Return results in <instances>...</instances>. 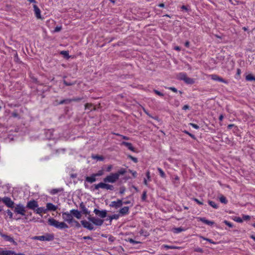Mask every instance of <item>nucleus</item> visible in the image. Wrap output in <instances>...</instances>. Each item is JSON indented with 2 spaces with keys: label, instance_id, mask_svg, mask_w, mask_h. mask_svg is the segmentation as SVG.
Segmentation results:
<instances>
[{
  "label": "nucleus",
  "instance_id": "43",
  "mask_svg": "<svg viewBox=\"0 0 255 255\" xmlns=\"http://www.w3.org/2000/svg\"><path fill=\"white\" fill-rule=\"evenodd\" d=\"M201 238H202L203 240H206V241L209 242V243H210L211 244H216V242H214L211 239L206 238H204L203 237H201Z\"/></svg>",
  "mask_w": 255,
  "mask_h": 255
},
{
  "label": "nucleus",
  "instance_id": "7",
  "mask_svg": "<svg viewBox=\"0 0 255 255\" xmlns=\"http://www.w3.org/2000/svg\"><path fill=\"white\" fill-rule=\"evenodd\" d=\"M1 201H2V202L4 203L8 207L10 208H14V202L12 201L9 197H4L1 198Z\"/></svg>",
  "mask_w": 255,
  "mask_h": 255
},
{
  "label": "nucleus",
  "instance_id": "20",
  "mask_svg": "<svg viewBox=\"0 0 255 255\" xmlns=\"http://www.w3.org/2000/svg\"><path fill=\"white\" fill-rule=\"evenodd\" d=\"M121 145L126 146L129 150L131 151H132L133 152L135 151L134 147H133L131 143L128 142L126 141H123L121 143Z\"/></svg>",
  "mask_w": 255,
  "mask_h": 255
},
{
  "label": "nucleus",
  "instance_id": "5",
  "mask_svg": "<svg viewBox=\"0 0 255 255\" xmlns=\"http://www.w3.org/2000/svg\"><path fill=\"white\" fill-rule=\"evenodd\" d=\"M87 218L89 221L92 222L94 225L98 226H102L104 221L103 219L96 218L95 217H91V215H89Z\"/></svg>",
  "mask_w": 255,
  "mask_h": 255
},
{
  "label": "nucleus",
  "instance_id": "46",
  "mask_svg": "<svg viewBox=\"0 0 255 255\" xmlns=\"http://www.w3.org/2000/svg\"><path fill=\"white\" fill-rule=\"evenodd\" d=\"M72 223H75V227L77 228H79L81 227V225L80 224V223L76 220H75V219L73 220V222Z\"/></svg>",
  "mask_w": 255,
  "mask_h": 255
},
{
  "label": "nucleus",
  "instance_id": "60",
  "mask_svg": "<svg viewBox=\"0 0 255 255\" xmlns=\"http://www.w3.org/2000/svg\"><path fill=\"white\" fill-rule=\"evenodd\" d=\"M218 81L222 82V83H226V84L228 83V82L226 80H225V79H224L223 78H222L221 77H220Z\"/></svg>",
  "mask_w": 255,
  "mask_h": 255
},
{
  "label": "nucleus",
  "instance_id": "36",
  "mask_svg": "<svg viewBox=\"0 0 255 255\" xmlns=\"http://www.w3.org/2000/svg\"><path fill=\"white\" fill-rule=\"evenodd\" d=\"M7 251H9L11 253H9L8 255H25L23 253H16L13 251L7 250Z\"/></svg>",
  "mask_w": 255,
  "mask_h": 255
},
{
  "label": "nucleus",
  "instance_id": "63",
  "mask_svg": "<svg viewBox=\"0 0 255 255\" xmlns=\"http://www.w3.org/2000/svg\"><path fill=\"white\" fill-rule=\"evenodd\" d=\"M181 8L182 9V10H184L185 11L187 12L188 10V8H187V7L185 5H182L181 6Z\"/></svg>",
  "mask_w": 255,
  "mask_h": 255
},
{
  "label": "nucleus",
  "instance_id": "45",
  "mask_svg": "<svg viewBox=\"0 0 255 255\" xmlns=\"http://www.w3.org/2000/svg\"><path fill=\"white\" fill-rule=\"evenodd\" d=\"M128 242L131 244H140V242H138V241H134L133 239H128Z\"/></svg>",
  "mask_w": 255,
  "mask_h": 255
},
{
  "label": "nucleus",
  "instance_id": "17",
  "mask_svg": "<svg viewBox=\"0 0 255 255\" xmlns=\"http://www.w3.org/2000/svg\"><path fill=\"white\" fill-rule=\"evenodd\" d=\"M70 213L72 215V217L74 216L78 219H79L81 218L82 216L81 212L78 210L72 209L70 211Z\"/></svg>",
  "mask_w": 255,
  "mask_h": 255
},
{
  "label": "nucleus",
  "instance_id": "22",
  "mask_svg": "<svg viewBox=\"0 0 255 255\" xmlns=\"http://www.w3.org/2000/svg\"><path fill=\"white\" fill-rule=\"evenodd\" d=\"M55 102H56V104H55L56 105H63V104L68 105V104H69L70 103H71V101H70V99H64V100H61L60 101L56 100V101H55Z\"/></svg>",
  "mask_w": 255,
  "mask_h": 255
},
{
  "label": "nucleus",
  "instance_id": "57",
  "mask_svg": "<svg viewBox=\"0 0 255 255\" xmlns=\"http://www.w3.org/2000/svg\"><path fill=\"white\" fill-rule=\"evenodd\" d=\"M194 251L196 252H198V253H203V250L201 248H196Z\"/></svg>",
  "mask_w": 255,
  "mask_h": 255
},
{
  "label": "nucleus",
  "instance_id": "15",
  "mask_svg": "<svg viewBox=\"0 0 255 255\" xmlns=\"http://www.w3.org/2000/svg\"><path fill=\"white\" fill-rule=\"evenodd\" d=\"M79 208L81 210V213L85 214L86 215H90V212L86 208L84 203L82 202L79 205Z\"/></svg>",
  "mask_w": 255,
  "mask_h": 255
},
{
  "label": "nucleus",
  "instance_id": "31",
  "mask_svg": "<svg viewBox=\"0 0 255 255\" xmlns=\"http://www.w3.org/2000/svg\"><path fill=\"white\" fill-rule=\"evenodd\" d=\"M208 203L211 206H212L213 208L215 209H217L218 208V205L216 204L215 202L214 201L209 200Z\"/></svg>",
  "mask_w": 255,
  "mask_h": 255
},
{
  "label": "nucleus",
  "instance_id": "40",
  "mask_svg": "<svg viewBox=\"0 0 255 255\" xmlns=\"http://www.w3.org/2000/svg\"><path fill=\"white\" fill-rule=\"evenodd\" d=\"M95 174V176L96 177L101 176L103 175L104 171L102 170H100L98 171L96 173H94Z\"/></svg>",
  "mask_w": 255,
  "mask_h": 255
},
{
  "label": "nucleus",
  "instance_id": "18",
  "mask_svg": "<svg viewBox=\"0 0 255 255\" xmlns=\"http://www.w3.org/2000/svg\"><path fill=\"white\" fill-rule=\"evenodd\" d=\"M128 213L129 207L127 206H125L119 210V215L122 216L128 214Z\"/></svg>",
  "mask_w": 255,
  "mask_h": 255
},
{
  "label": "nucleus",
  "instance_id": "37",
  "mask_svg": "<svg viewBox=\"0 0 255 255\" xmlns=\"http://www.w3.org/2000/svg\"><path fill=\"white\" fill-rule=\"evenodd\" d=\"M146 193H147V191L146 190H144L143 191L142 196H141V200L143 201H145L146 199V197H147Z\"/></svg>",
  "mask_w": 255,
  "mask_h": 255
},
{
  "label": "nucleus",
  "instance_id": "55",
  "mask_svg": "<svg viewBox=\"0 0 255 255\" xmlns=\"http://www.w3.org/2000/svg\"><path fill=\"white\" fill-rule=\"evenodd\" d=\"M145 113L146 114V115L147 116H148L149 117L152 118V119H154L155 120H158V117H157V116H155V117H152L151 115H150L148 113L146 112H145Z\"/></svg>",
  "mask_w": 255,
  "mask_h": 255
},
{
  "label": "nucleus",
  "instance_id": "26",
  "mask_svg": "<svg viewBox=\"0 0 255 255\" xmlns=\"http://www.w3.org/2000/svg\"><path fill=\"white\" fill-rule=\"evenodd\" d=\"M120 215L119 214H114L112 216H109L107 220L112 221L113 219L118 220L119 218Z\"/></svg>",
  "mask_w": 255,
  "mask_h": 255
},
{
  "label": "nucleus",
  "instance_id": "16",
  "mask_svg": "<svg viewBox=\"0 0 255 255\" xmlns=\"http://www.w3.org/2000/svg\"><path fill=\"white\" fill-rule=\"evenodd\" d=\"M34 14L37 19H42L41 15V10L35 4L33 5Z\"/></svg>",
  "mask_w": 255,
  "mask_h": 255
},
{
  "label": "nucleus",
  "instance_id": "53",
  "mask_svg": "<svg viewBox=\"0 0 255 255\" xmlns=\"http://www.w3.org/2000/svg\"><path fill=\"white\" fill-rule=\"evenodd\" d=\"M200 221H201V222H202L203 223H204L206 224H207L209 220L206 219L205 218H200Z\"/></svg>",
  "mask_w": 255,
  "mask_h": 255
},
{
  "label": "nucleus",
  "instance_id": "19",
  "mask_svg": "<svg viewBox=\"0 0 255 255\" xmlns=\"http://www.w3.org/2000/svg\"><path fill=\"white\" fill-rule=\"evenodd\" d=\"M58 207L57 206H55L53 205L52 203H48L46 204V208L47 211H55L57 209Z\"/></svg>",
  "mask_w": 255,
  "mask_h": 255
},
{
  "label": "nucleus",
  "instance_id": "10",
  "mask_svg": "<svg viewBox=\"0 0 255 255\" xmlns=\"http://www.w3.org/2000/svg\"><path fill=\"white\" fill-rule=\"evenodd\" d=\"M54 237L53 234H46L45 235L39 236V241H51L54 240Z\"/></svg>",
  "mask_w": 255,
  "mask_h": 255
},
{
  "label": "nucleus",
  "instance_id": "44",
  "mask_svg": "<svg viewBox=\"0 0 255 255\" xmlns=\"http://www.w3.org/2000/svg\"><path fill=\"white\" fill-rule=\"evenodd\" d=\"M224 223H225V225H226L227 226H229L230 228H233L234 226L231 223L229 222V221H228L227 220H225L224 221Z\"/></svg>",
  "mask_w": 255,
  "mask_h": 255
},
{
  "label": "nucleus",
  "instance_id": "28",
  "mask_svg": "<svg viewBox=\"0 0 255 255\" xmlns=\"http://www.w3.org/2000/svg\"><path fill=\"white\" fill-rule=\"evenodd\" d=\"M246 79L249 81H255V77L252 74H250L246 76Z\"/></svg>",
  "mask_w": 255,
  "mask_h": 255
},
{
  "label": "nucleus",
  "instance_id": "49",
  "mask_svg": "<svg viewBox=\"0 0 255 255\" xmlns=\"http://www.w3.org/2000/svg\"><path fill=\"white\" fill-rule=\"evenodd\" d=\"M93 106L92 104L87 103L85 105V109H90Z\"/></svg>",
  "mask_w": 255,
  "mask_h": 255
},
{
  "label": "nucleus",
  "instance_id": "14",
  "mask_svg": "<svg viewBox=\"0 0 255 255\" xmlns=\"http://www.w3.org/2000/svg\"><path fill=\"white\" fill-rule=\"evenodd\" d=\"M81 223L85 228H86L89 230L91 231L94 229V226L92 224L86 220H82L81 221Z\"/></svg>",
  "mask_w": 255,
  "mask_h": 255
},
{
  "label": "nucleus",
  "instance_id": "1",
  "mask_svg": "<svg viewBox=\"0 0 255 255\" xmlns=\"http://www.w3.org/2000/svg\"><path fill=\"white\" fill-rule=\"evenodd\" d=\"M48 223L49 225L58 229L62 230L68 228V226L64 222H60L52 218L48 220Z\"/></svg>",
  "mask_w": 255,
  "mask_h": 255
},
{
  "label": "nucleus",
  "instance_id": "64",
  "mask_svg": "<svg viewBox=\"0 0 255 255\" xmlns=\"http://www.w3.org/2000/svg\"><path fill=\"white\" fill-rule=\"evenodd\" d=\"M146 176L148 179V180H150V172L149 171H147L146 172Z\"/></svg>",
  "mask_w": 255,
  "mask_h": 255
},
{
  "label": "nucleus",
  "instance_id": "21",
  "mask_svg": "<svg viewBox=\"0 0 255 255\" xmlns=\"http://www.w3.org/2000/svg\"><path fill=\"white\" fill-rule=\"evenodd\" d=\"M96 181V176L94 174H92L90 176H86L85 178V181L92 183Z\"/></svg>",
  "mask_w": 255,
  "mask_h": 255
},
{
  "label": "nucleus",
  "instance_id": "24",
  "mask_svg": "<svg viewBox=\"0 0 255 255\" xmlns=\"http://www.w3.org/2000/svg\"><path fill=\"white\" fill-rule=\"evenodd\" d=\"M60 54L63 55V57L68 59L70 58L68 51H61Z\"/></svg>",
  "mask_w": 255,
  "mask_h": 255
},
{
  "label": "nucleus",
  "instance_id": "54",
  "mask_svg": "<svg viewBox=\"0 0 255 255\" xmlns=\"http://www.w3.org/2000/svg\"><path fill=\"white\" fill-rule=\"evenodd\" d=\"M62 29L61 26H56L54 30V31L55 32H59Z\"/></svg>",
  "mask_w": 255,
  "mask_h": 255
},
{
  "label": "nucleus",
  "instance_id": "58",
  "mask_svg": "<svg viewBox=\"0 0 255 255\" xmlns=\"http://www.w3.org/2000/svg\"><path fill=\"white\" fill-rule=\"evenodd\" d=\"M184 230H185L183 228H182L181 227L176 228V233H180Z\"/></svg>",
  "mask_w": 255,
  "mask_h": 255
},
{
  "label": "nucleus",
  "instance_id": "51",
  "mask_svg": "<svg viewBox=\"0 0 255 255\" xmlns=\"http://www.w3.org/2000/svg\"><path fill=\"white\" fill-rule=\"evenodd\" d=\"M234 220L238 223H242L243 222V219L241 218L240 217H236L234 219Z\"/></svg>",
  "mask_w": 255,
  "mask_h": 255
},
{
  "label": "nucleus",
  "instance_id": "4",
  "mask_svg": "<svg viewBox=\"0 0 255 255\" xmlns=\"http://www.w3.org/2000/svg\"><path fill=\"white\" fill-rule=\"evenodd\" d=\"M99 188L106 189L110 190H114L115 189L113 185L105 183L104 182H100L98 184L95 185V190H98Z\"/></svg>",
  "mask_w": 255,
  "mask_h": 255
},
{
  "label": "nucleus",
  "instance_id": "2",
  "mask_svg": "<svg viewBox=\"0 0 255 255\" xmlns=\"http://www.w3.org/2000/svg\"><path fill=\"white\" fill-rule=\"evenodd\" d=\"M178 79L183 81L186 84L192 85L195 83V80L193 78H189L187 74L184 73H180L177 75Z\"/></svg>",
  "mask_w": 255,
  "mask_h": 255
},
{
  "label": "nucleus",
  "instance_id": "25",
  "mask_svg": "<svg viewBox=\"0 0 255 255\" xmlns=\"http://www.w3.org/2000/svg\"><path fill=\"white\" fill-rule=\"evenodd\" d=\"M63 191V189L62 188H58V189H53L52 190H51L50 193L52 195H54V194H57L59 192H62Z\"/></svg>",
  "mask_w": 255,
  "mask_h": 255
},
{
  "label": "nucleus",
  "instance_id": "30",
  "mask_svg": "<svg viewBox=\"0 0 255 255\" xmlns=\"http://www.w3.org/2000/svg\"><path fill=\"white\" fill-rule=\"evenodd\" d=\"M63 83L66 86H72L76 83V81H73V82H68L65 80H63Z\"/></svg>",
  "mask_w": 255,
  "mask_h": 255
},
{
  "label": "nucleus",
  "instance_id": "50",
  "mask_svg": "<svg viewBox=\"0 0 255 255\" xmlns=\"http://www.w3.org/2000/svg\"><path fill=\"white\" fill-rule=\"evenodd\" d=\"M242 219H243V220H249L251 219V217L249 215H243Z\"/></svg>",
  "mask_w": 255,
  "mask_h": 255
},
{
  "label": "nucleus",
  "instance_id": "52",
  "mask_svg": "<svg viewBox=\"0 0 255 255\" xmlns=\"http://www.w3.org/2000/svg\"><path fill=\"white\" fill-rule=\"evenodd\" d=\"M6 213H7V215L9 216V218L12 219V216H13L12 213L9 210H7L6 211Z\"/></svg>",
  "mask_w": 255,
  "mask_h": 255
},
{
  "label": "nucleus",
  "instance_id": "38",
  "mask_svg": "<svg viewBox=\"0 0 255 255\" xmlns=\"http://www.w3.org/2000/svg\"><path fill=\"white\" fill-rule=\"evenodd\" d=\"M128 157L132 160L134 163H137L138 162L137 158L131 156V155H128Z\"/></svg>",
  "mask_w": 255,
  "mask_h": 255
},
{
  "label": "nucleus",
  "instance_id": "41",
  "mask_svg": "<svg viewBox=\"0 0 255 255\" xmlns=\"http://www.w3.org/2000/svg\"><path fill=\"white\" fill-rule=\"evenodd\" d=\"M126 191V187L124 186H121L120 188L119 193L121 195L123 194Z\"/></svg>",
  "mask_w": 255,
  "mask_h": 255
},
{
  "label": "nucleus",
  "instance_id": "48",
  "mask_svg": "<svg viewBox=\"0 0 255 255\" xmlns=\"http://www.w3.org/2000/svg\"><path fill=\"white\" fill-rule=\"evenodd\" d=\"M153 92H154V93H155L156 95L159 96H163V94L161 92H160V91L157 90H153Z\"/></svg>",
  "mask_w": 255,
  "mask_h": 255
},
{
  "label": "nucleus",
  "instance_id": "62",
  "mask_svg": "<svg viewBox=\"0 0 255 255\" xmlns=\"http://www.w3.org/2000/svg\"><path fill=\"white\" fill-rule=\"evenodd\" d=\"M11 115L14 118H17L18 117L19 115L17 113V112H13L12 114H11Z\"/></svg>",
  "mask_w": 255,
  "mask_h": 255
},
{
  "label": "nucleus",
  "instance_id": "6",
  "mask_svg": "<svg viewBox=\"0 0 255 255\" xmlns=\"http://www.w3.org/2000/svg\"><path fill=\"white\" fill-rule=\"evenodd\" d=\"M14 212L22 216L25 215V207L21 204L16 205L14 208Z\"/></svg>",
  "mask_w": 255,
  "mask_h": 255
},
{
  "label": "nucleus",
  "instance_id": "13",
  "mask_svg": "<svg viewBox=\"0 0 255 255\" xmlns=\"http://www.w3.org/2000/svg\"><path fill=\"white\" fill-rule=\"evenodd\" d=\"M94 212L96 215L102 218L106 217L107 215V211L105 210L100 211L97 209H95Z\"/></svg>",
  "mask_w": 255,
  "mask_h": 255
},
{
  "label": "nucleus",
  "instance_id": "3",
  "mask_svg": "<svg viewBox=\"0 0 255 255\" xmlns=\"http://www.w3.org/2000/svg\"><path fill=\"white\" fill-rule=\"evenodd\" d=\"M119 179L118 174L116 173H112L110 175L107 176L103 179L105 183H115Z\"/></svg>",
  "mask_w": 255,
  "mask_h": 255
},
{
  "label": "nucleus",
  "instance_id": "35",
  "mask_svg": "<svg viewBox=\"0 0 255 255\" xmlns=\"http://www.w3.org/2000/svg\"><path fill=\"white\" fill-rule=\"evenodd\" d=\"M9 253V251H7V250L5 251H1V249L0 248V255H8Z\"/></svg>",
  "mask_w": 255,
  "mask_h": 255
},
{
  "label": "nucleus",
  "instance_id": "23",
  "mask_svg": "<svg viewBox=\"0 0 255 255\" xmlns=\"http://www.w3.org/2000/svg\"><path fill=\"white\" fill-rule=\"evenodd\" d=\"M34 212H36V214H39L41 216H42L41 213H46L47 212V209H46V208H45L44 207H37V209H36Z\"/></svg>",
  "mask_w": 255,
  "mask_h": 255
},
{
  "label": "nucleus",
  "instance_id": "61",
  "mask_svg": "<svg viewBox=\"0 0 255 255\" xmlns=\"http://www.w3.org/2000/svg\"><path fill=\"white\" fill-rule=\"evenodd\" d=\"M194 200L199 205H203V202L200 201L198 199L194 198Z\"/></svg>",
  "mask_w": 255,
  "mask_h": 255
},
{
  "label": "nucleus",
  "instance_id": "11",
  "mask_svg": "<svg viewBox=\"0 0 255 255\" xmlns=\"http://www.w3.org/2000/svg\"><path fill=\"white\" fill-rule=\"evenodd\" d=\"M0 235L4 241L12 243L15 246L17 245V243L15 242L13 238L10 236L5 235L1 232H0Z\"/></svg>",
  "mask_w": 255,
  "mask_h": 255
},
{
  "label": "nucleus",
  "instance_id": "33",
  "mask_svg": "<svg viewBox=\"0 0 255 255\" xmlns=\"http://www.w3.org/2000/svg\"><path fill=\"white\" fill-rule=\"evenodd\" d=\"M220 201L221 203H224L225 204H227L228 202V201L226 199V198L224 196H221L220 197Z\"/></svg>",
  "mask_w": 255,
  "mask_h": 255
},
{
  "label": "nucleus",
  "instance_id": "39",
  "mask_svg": "<svg viewBox=\"0 0 255 255\" xmlns=\"http://www.w3.org/2000/svg\"><path fill=\"white\" fill-rule=\"evenodd\" d=\"M211 79L215 81H219L220 76L216 74H213L211 75Z\"/></svg>",
  "mask_w": 255,
  "mask_h": 255
},
{
  "label": "nucleus",
  "instance_id": "8",
  "mask_svg": "<svg viewBox=\"0 0 255 255\" xmlns=\"http://www.w3.org/2000/svg\"><path fill=\"white\" fill-rule=\"evenodd\" d=\"M62 218L64 221L67 222L68 223H72L74 220L70 212L68 213V212H62Z\"/></svg>",
  "mask_w": 255,
  "mask_h": 255
},
{
  "label": "nucleus",
  "instance_id": "56",
  "mask_svg": "<svg viewBox=\"0 0 255 255\" xmlns=\"http://www.w3.org/2000/svg\"><path fill=\"white\" fill-rule=\"evenodd\" d=\"M112 168H113V165H109L107 167V168L106 169V171L110 172L112 170Z\"/></svg>",
  "mask_w": 255,
  "mask_h": 255
},
{
  "label": "nucleus",
  "instance_id": "29",
  "mask_svg": "<svg viewBox=\"0 0 255 255\" xmlns=\"http://www.w3.org/2000/svg\"><path fill=\"white\" fill-rule=\"evenodd\" d=\"M92 157L93 159H97L100 161H103L104 159V157L103 156L99 155H93Z\"/></svg>",
  "mask_w": 255,
  "mask_h": 255
},
{
  "label": "nucleus",
  "instance_id": "12",
  "mask_svg": "<svg viewBox=\"0 0 255 255\" xmlns=\"http://www.w3.org/2000/svg\"><path fill=\"white\" fill-rule=\"evenodd\" d=\"M123 201L121 199H118L117 201H112L110 204L111 207H114L115 209H118L123 205Z\"/></svg>",
  "mask_w": 255,
  "mask_h": 255
},
{
  "label": "nucleus",
  "instance_id": "9",
  "mask_svg": "<svg viewBox=\"0 0 255 255\" xmlns=\"http://www.w3.org/2000/svg\"><path fill=\"white\" fill-rule=\"evenodd\" d=\"M38 206V204L37 202L34 200H32L27 202L26 208L32 210L34 211Z\"/></svg>",
  "mask_w": 255,
  "mask_h": 255
},
{
  "label": "nucleus",
  "instance_id": "42",
  "mask_svg": "<svg viewBox=\"0 0 255 255\" xmlns=\"http://www.w3.org/2000/svg\"><path fill=\"white\" fill-rule=\"evenodd\" d=\"M49 159H50L49 156L46 155V156H44V157H42L40 160L41 161L43 162L46 160H49Z\"/></svg>",
  "mask_w": 255,
  "mask_h": 255
},
{
  "label": "nucleus",
  "instance_id": "27",
  "mask_svg": "<svg viewBox=\"0 0 255 255\" xmlns=\"http://www.w3.org/2000/svg\"><path fill=\"white\" fill-rule=\"evenodd\" d=\"M127 172V170L125 168H122L119 170H118L116 174H118V177H119L121 175H124Z\"/></svg>",
  "mask_w": 255,
  "mask_h": 255
},
{
  "label": "nucleus",
  "instance_id": "47",
  "mask_svg": "<svg viewBox=\"0 0 255 255\" xmlns=\"http://www.w3.org/2000/svg\"><path fill=\"white\" fill-rule=\"evenodd\" d=\"M184 132L185 133H186V134H188L193 139H196L195 136L194 134L189 132L188 131H187L186 130H185Z\"/></svg>",
  "mask_w": 255,
  "mask_h": 255
},
{
  "label": "nucleus",
  "instance_id": "32",
  "mask_svg": "<svg viewBox=\"0 0 255 255\" xmlns=\"http://www.w3.org/2000/svg\"><path fill=\"white\" fill-rule=\"evenodd\" d=\"M83 99V97H75L72 99H70L71 103L72 102H80Z\"/></svg>",
  "mask_w": 255,
  "mask_h": 255
},
{
  "label": "nucleus",
  "instance_id": "34",
  "mask_svg": "<svg viewBox=\"0 0 255 255\" xmlns=\"http://www.w3.org/2000/svg\"><path fill=\"white\" fill-rule=\"evenodd\" d=\"M157 170H158V171H159V172L160 176L161 177H162V178H165L166 175H165V173H164V171L162 170V169H161V168H157Z\"/></svg>",
  "mask_w": 255,
  "mask_h": 255
},
{
  "label": "nucleus",
  "instance_id": "59",
  "mask_svg": "<svg viewBox=\"0 0 255 255\" xmlns=\"http://www.w3.org/2000/svg\"><path fill=\"white\" fill-rule=\"evenodd\" d=\"M190 125L194 128H196V129H198L199 128V127L196 125V124H193V123H190Z\"/></svg>",
  "mask_w": 255,
  "mask_h": 255
}]
</instances>
